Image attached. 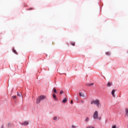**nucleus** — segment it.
<instances>
[{"label": "nucleus", "mask_w": 128, "mask_h": 128, "mask_svg": "<svg viewBox=\"0 0 128 128\" xmlns=\"http://www.w3.org/2000/svg\"><path fill=\"white\" fill-rule=\"evenodd\" d=\"M96 104L98 108H100V100H93L91 102V104Z\"/></svg>", "instance_id": "obj_1"}, {"label": "nucleus", "mask_w": 128, "mask_h": 128, "mask_svg": "<svg viewBox=\"0 0 128 128\" xmlns=\"http://www.w3.org/2000/svg\"><path fill=\"white\" fill-rule=\"evenodd\" d=\"M46 98V96H40L36 100V104H38L42 102V100H44Z\"/></svg>", "instance_id": "obj_2"}, {"label": "nucleus", "mask_w": 128, "mask_h": 128, "mask_svg": "<svg viewBox=\"0 0 128 128\" xmlns=\"http://www.w3.org/2000/svg\"><path fill=\"white\" fill-rule=\"evenodd\" d=\"M98 111H95L93 114V118L94 120H98Z\"/></svg>", "instance_id": "obj_3"}, {"label": "nucleus", "mask_w": 128, "mask_h": 128, "mask_svg": "<svg viewBox=\"0 0 128 128\" xmlns=\"http://www.w3.org/2000/svg\"><path fill=\"white\" fill-rule=\"evenodd\" d=\"M124 110H125V116H126V118H128V108H125Z\"/></svg>", "instance_id": "obj_4"}, {"label": "nucleus", "mask_w": 128, "mask_h": 128, "mask_svg": "<svg viewBox=\"0 0 128 128\" xmlns=\"http://www.w3.org/2000/svg\"><path fill=\"white\" fill-rule=\"evenodd\" d=\"M28 121H24L22 124V126H28Z\"/></svg>", "instance_id": "obj_5"}, {"label": "nucleus", "mask_w": 128, "mask_h": 128, "mask_svg": "<svg viewBox=\"0 0 128 128\" xmlns=\"http://www.w3.org/2000/svg\"><path fill=\"white\" fill-rule=\"evenodd\" d=\"M114 92H116V90H113L112 91V94L114 98H116V95H114Z\"/></svg>", "instance_id": "obj_6"}, {"label": "nucleus", "mask_w": 128, "mask_h": 128, "mask_svg": "<svg viewBox=\"0 0 128 128\" xmlns=\"http://www.w3.org/2000/svg\"><path fill=\"white\" fill-rule=\"evenodd\" d=\"M66 102H68V99L66 98H64L62 101L63 104H66Z\"/></svg>", "instance_id": "obj_7"}, {"label": "nucleus", "mask_w": 128, "mask_h": 128, "mask_svg": "<svg viewBox=\"0 0 128 128\" xmlns=\"http://www.w3.org/2000/svg\"><path fill=\"white\" fill-rule=\"evenodd\" d=\"M17 96H22V94L21 92H18Z\"/></svg>", "instance_id": "obj_8"}, {"label": "nucleus", "mask_w": 128, "mask_h": 128, "mask_svg": "<svg viewBox=\"0 0 128 128\" xmlns=\"http://www.w3.org/2000/svg\"><path fill=\"white\" fill-rule=\"evenodd\" d=\"M112 84V83L108 82L107 84V86H108V87L111 86Z\"/></svg>", "instance_id": "obj_9"}, {"label": "nucleus", "mask_w": 128, "mask_h": 128, "mask_svg": "<svg viewBox=\"0 0 128 128\" xmlns=\"http://www.w3.org/2000/svg\"><path fill=\"white\" fill-rule=\"evenodd\" d=\"M54 120H58V118L55 116L53 118Z\"/></svg>", "instance_id": "obj_10"}, {"label": "nucleus", "mask_w": 128, "mask_h": 128, "mask_svg": "<svg viewBox=\"0 0 128 128\" xmlns=\"http://www.w3.org/2000/svg\"><path fill=\"white\" fill-rule=\"evenodd\" d=\"M79 94H80V96H82L83 98H84V94H82V92H80Z\"/></svg>", "instance_id": "obj_11"}, {"label": "nucleus", "mask_w": 128, "mask_h": 128, "mask_svg": "<svg viewBox=\"0 0 128 128\" xmlns=\"http://www.w3.org/2000/svg\"><path fill=\"white\" fill-rule=\"evenodd\" d=\"M88 120H90V118H86L85 120V122H88Z\"/></svg>", "instance_id": "obj_12"}, {"label": "nucleus", "mask_w": 128, "mask_h": 128, "mask_svg": "<svg viewBox=\"0 0 128 128\" xmlns=\"http://www.w3.org/2000/svg\"><path fill=\"white\" fill-rule=\"evenodd\" d=\"M53 98L54 100H56V94H53Z\"/></svg>", "instance_id": "obj_13"}, {"label": "nucleus", "mask_w": 128, "mask_h": 128, "mask_svg": "<svg viewBox=\"0 0 128 128\" xmlns=\"http://www.w3.org/2000/svg\"><path fill=\"white\" fill-rule=\"evenodd\" d=\"M13 52H14V54H18V52L14 49L13 50Z\"/></svg>", "instance_id": "obj_14"}, {"label": "nucleus", "mask_w": 128, "mask_h": 128, "mask_svg": "<svg viewBox=\"0 0 128 128\" xmlns=\"http://www.w3.org/2000/svg\"><path fill=\"white\" fill-rule=\"evenodd\" d=\"M54 92L55 94H56L57 92H56V88H54Z\"/></svg>", "instance_id": "obj_15"}, {"label": "nucleus", "mask_w": 128, "mask_h": 128, "mask_svg": "<svg viewBox=\"0 0 128 128\" xmlns=\"http://www.w3.org/2000/svg\"><path fill=\"white\" fill-rule=\"evenodd\" d=\"M94 86V83L88 84V86Z\"/></svg>", "instance_id": "obj_16"}, {"label": "nucleus", "mask_w": 128, "mask_h": 128, "mask_svg": "<svg viewBox=\"0 0 128 128\" xmlns=\"http://www.w3.org/2000/svg\"><path fill=\"white\" fill-rule=\"evenodd\" d=\"M106 54L107 56H110V52H106Z\"/></svg>", "instance_id": "obj_17"}, {"label": "nucleus", "mask_w": 128, "mask_h": 128, "mask_svg": "<svg viewBox=\"0 0 128 128\" xmlns=\"http://www.w3.org/2000/svg\"><path fill=\"white\" fill-rule=\"evenodd\" d=\"M12 98H13V99L16 98V96H12Z\"/></svg>", "instance_id": "obj_18"}, {"label": "nucleus", "mask_w": 128, "mask_h": 128, "mask_svg": "<svg viewBox=\"0 0 128 128\" xmlns=\"http://www.w3.org/2000/svg\"><path fill=\"white\" fill-rule=\"evenodd\" d=\"M71 44H72V46H74L76 44V43H74V42H71Z\"/></svg>", "instance_id": "obj_19"}, {"label": "nucleus", "mask_w": 128, "mask_h": 128, "mask_svg": "<svg viewBox=\"0 0 128 128\" xmlns=\"http://www.w3.org/2000/svg\"><path fill=\"white\" fill-rule=\"evenodd\" d=\"M64 94V91L62 90L60 91V94Z\"/></svg>", "instance_id": "obj_20"}, {"label": "nucleus", "mask_w": 128, "mask_h": 128, "mask_svg": "<svg viewBox=\"0 0 128 128\" xmlns=\"http://www.w3.org/2000/svg\"><path fill=\"white\" fill-rule=\"evenodd\" d=\"M112 128H116V125H114L112 126Z\"/></svg>", "instance_id": "obj_21"}, {"label": "nucleus", "mask_w": 128, "mask_h": 128, "mask_svg": "<svg viewBox=\"0 0 128 128\" xmlns=\"http://www.w3.org/2000/svg\"><path fill=\"white\" fill-rule=\"evenodd\" d=\"M28 10H34V8H30L28 9Z\"/></svg>", "instance_id": "obj_22"}, {"label": "nucleus", "mask_w": 128, "mask_h": 128, "mask_svg": "<svg viewBox=\"0 0 128 128\" xmlns=\"http://www.w3.org/2000/svg\"><path fill=\"white\" fill-rule=\"evenodd\" d=\"M98 120H102V118L100 117H98Z\"/></svg>", "instance_id": "obj_23"}, {"label": "nucleus", "mask_w": 128, "mask_h": 128, "mask_svg": "<svg viewBox=\"0 0 128 128\" xmlns=\"http://www.w3.org/2000/svg\"><path fill=\"white\" fill-rule=\"evenodd\" d=\"M72 128H76V126L72 125Z\"/></svg>", "instance_id": "obj_24"}, {"label": "nucleus", "mask_w": 128, "mask_h": 128, "mask_svg": "<svg viewBox=\"0 0 128 128\" xmlns=\"http://www.w3.org/2000/svg\"><path fill=\"white\" fill-rule=\"evenodd\" d=\"M1 128H4V125H2V126Z\"/></svg>", "instance_id": "obj_25"}, {"label": "nucleus", "mask_w": 128, "mask_h": 128, "mask_svg": "<svg viewBox=\"0 0 128 128\" xmlns=\"http://www.w3.org/2000/svg\"><path fill=\"white\" fill-rule=\"evenodd\" d=\"M70 104H72V100H71Z\"/></svg>", "instance_id": "obj_26"}, {"label": "nucleus", "mask_w": 128, "mask_h": 128, "mask_svg": "<svg viewBox=\"0 0 128 128\" xmlns=\"http://www.w3.org/2000/svg\"><path fill=\"white\" fill-rule=\"evenodd\" d=\"M81 102H82V104H84V100H82Z\"/></svg>", "instance_id": "obj_27"}]
</instances>
